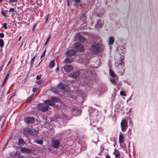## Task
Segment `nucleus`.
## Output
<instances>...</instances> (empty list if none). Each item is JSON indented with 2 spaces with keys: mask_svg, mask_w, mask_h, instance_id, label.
I'll return each instance as SVG.
<instances>
[{
  "mask_svg": "<svg viewBox=\"0 0 158 158\" xmlns=\"http://www.w3.org/2000/svg\"><path fill=\"white\" fill-rule=\"evenodd\" d=\"M3 66H4V65H2L0 67V72H1V71H2V69H3Z\"/></svg>",
  "mask_w": 158,
  "mask_h": 158,
  "instance_id": "43",
  "label": "nucleus"
},
{
  "mask_svg": "<svg viewBox=\"0 0 158 158\" xmlns=\"http://www.w3.org/2000/svg\"><path fill=\"white\" fill-rule=\"evenodd\" d=\"M25 122L27 124H30L34 122L35 119L33 117H27L24 118Z\"/></svg>",
  "mask_w": 158,
  "mask_h": 158,
  "instance_id": "8",
  "label": "nucleus"
},
{
  "mask_svg": "<svg viewBox=\"0 0 158 158\" xmlns=\"http://www.w3.org/2000/svg\"><path fill=\"white\" fill-rule=\"evenodd\" d=\"M17 0H10L9 1L10 2H15L17 1Z\"/></svg>",
  "mask_w": 158,
  "mask_h": 158,
  "instance_id": "41",
  "label": "nucleus"
},
{
  "mask_svg": "<svg viewBox=\"0 0 158 158\" xmlns=\"http://www.w3.org/2000/svg\"><path fill=\"white\" fill-rule=\"evenodd\" d=\"M43 81L42 80H41L38 81H37V84L39 85H40L41 84H42L43 83Z\"/></svg>",
  "mask_w": 158,
  "mask_h": 158,
  "instance_id": "32",
  "label": "nucleus"
},
{
  "mask_svg": "<svg viewBox=\"0 0 158 158\" xmlns=\"http://www.w3.org/2000/svg\"><path fill=\"white\" fill-rule=\"evenodd\" d=\"M76 37L77 38L79 41L81 42H83L85 40V39L83 36L80 34V33L77 34Z\"/></svg>",
  "mask_w": 158,
  "mask_h": 158,
  "instance_id": "13",
  "label": "nucleus"
},
{
  "mask_svg": "<svg viewBox=\"0 0 158 158\" xmlns=\"http://www.w3.org/2000/svg\"><path fill=\"white\" fill-rule=\"evenodd\" d=\"M55 61L54 60H52L50 63L49 64V67L50 68H52L54 66Z\"/></svg>",
  "mask_w": 158,
  "mask_h": 158,
  "instance_id": "25",
  "label": "nucleus"
},
{
  "mask_svg": "<svg viewBox=\"0 0 158 158\" xmlns=\"http://www.w3.org/2000/svg\"><path fill=\"white\" fill-rule=\"evenodd\" d=\"M110 81L113 84H115L116 82L115 80L113 79H110Z\"/></svg>",
  "mask_w": 158,
  "mask_h": 158,
  "instance_id": "37",
  "label": "nucleus"
},
{
  "mask_svg": "<svg viewBox=\"0 0 158 158\" xmlns=\"http://www.w3.org/2000/svg\"><path fill=\"white\" fill-rule=\"evenodd\" d=\"M106 158H111L109 155H107L106 156Z\"/></svg>",
  "mask_w": 158,
  "mask_h": 158,
  "instance_id": "51",
  "label": "nucleus"
},
{
  "mask_svg": "<svg viewBox=\"0 0 158 158\" xmlns=\"http://www.w3.org/2000/svg\"><path fill=\"white\" fill-rule=\"evenodd\" d=\"M3 118V116H1L0 117V122L1 121L2 119V118Z\"/></svg>",
  "mask_w": 158,
  "mask_h": 158,
  "instance_id": "54",
  "label": "nucleus"
},
{
  "mask_svg": "<svg viewBox=\"0 0 158 158\" xmlns=\"http://www.w3.org/2000/svg\"><path fill=\"white\" fill-rule=\"evenodd\" d=\"M114 41V38L113 37L110 36L109 39V43L110 45H112Z\"/></svg>",
  "mask_w": 158,
  "mask_h": 158,
  "instance_id": "20",
  "label": "nucleus"
},
{
  "mask_svg": "<svg viewBox=\"0 0 158 158\" xmlns=\"http://www.w3.org/2000/svg\"><path fill=\"white\" fill-rule=\"evenodd\" d=\"M38 131L35 129H31L30 128H27L23 131L24 134L27 136L30 135H37L38 133Z\"/></svg>",
  "mask_w": 158,
  "mask_h": 158,
  "instance_id": "1",
  "label": "nucleus"
},
{
  "mask_svg": "<svg viewBox=\"0 0 158 158\" xmlns=\"http://www.w3.org/2000/svg\"><path fill=\"white\" fill-rule=\"evenodd\" d=\"M3 27L5 29H6L7 28V24L6 23H4L3 25Z\"/></svg>",
  "mask_w": 158,
  "mask_h": 158,
  "instance_id": "38",
  "label": "nucleus"
},
{
  "mask_svg": "<svg viewBox=\"0 0 158 158\" xmlns=\"http://www.w3.org/2000/svg\"><path fill=\"white\" fill-rule=\"evenodd\" d=\"M34 141L36 143L40 145L42 144L43 143V141L41 140L35 139Z\"/></svg>",
  "mask_w": 158,
  "mask_h": 158,
  "instance_id": "26",
  "label": "nucleus"
},
{
  "mask_svg": "<svg viewBox=\"0 0 158 158\" xmlns=\"http://www.w3.org/2000/svg\"><path fill=\"white\" fill-rule=\"evenodd\" d=\"M21 151L23 153H30L31 152V150L26 148H22L21 149Z\"/></svg>",
  "mask_w": 158,
  "mask_h": 158,
  "instance_id": "19",
  "label": "nucleus"
},
{
  "mask_svg": "<svg viewBox=\"0 0 158 158\" xmlns=\"http://www.w3.org/2000/svg\"><path fill=\"white\" fill-rule=\"evenodd\" d=\"M72 112L73 114L76 116L80 115L81 114L80 110L77 107H74L73 108Z\"/></svg>",
  "mask_w": 158,
  "mask_h": 158,
  "instance_id": "6",
  "label": "nucleus"
},
{
  "mask_svg": "<svg viewBox=\"0 0 158 158\" xmlns=\"http://www.w3.org/2000/svg\"><path fill=\"white\" fill-rule=\"evenodd\" d=\"M44 103L46 105H50V106H53L54 104L53 103V102L52 101H51L50 100H45L44 101Z\"/></svg>",
  "mask_w": 158,
  "mask_h": 158,
  "instance_id": "18",
  "label": "nucleus"
},
{
  "mask_svg": "<svg viewBox=\"0 0 158 158\" xmlns=\"http://www.w3.org/2000/svg\"><path fill=\"white\" fill-rule=\"evenodd\" d=\"M100 48L98 45H95L92 46L90 48V51L93 54L90 56V57H93L94 54L99 52Z\"/></svg>",
  "mask_w": 158,
  "mask_h": 158,
  "instance_id": "2",
  "label": "nucleus"
},
{
  "mask_svg": "<svg viewBox=\"0 0 158 158\" xmlns=\"http://www.w3.org/2000/svg\"><path fill=\"white\" fill-rule=\"evenodd\" d=\"M104 23V21L101 19L99 20L96 24V26L101 27Z\"/></svg>",
  "mask_w": 158,
  "mask_h": 158,
  "instance_id": "16",
  "label": "nucleus"
},
{
  "mask_svg": "<svg viewBox=\"0 0 158 158\" xmlns=\"http://www.w3.org/2000/svg\"><path fill=\"white\" fill-rule=\"evenodd\" d=\"M10 61L9 62V63H8V64H7V65H8L9 64V63H10Z\"/></svg>",
  "mask_w": 158,
  "mask_h": 158,
  "instance_id": "56",
  "label": "nucleus"
},
{
  "mask_svg": "<svg viewBox=\"0 0 158 158\" xmlns=\"http://www.w3.org/2000/svg\"><path fill=\"white\" fill-rule=\"evenodd\" d=\"M36 26V25H34L32 27V30H34V29H35Z\"/></svg>",
  "mask_w": 158,
  "mask_h": 158,
  "instance_id": "49",
  "label": "nucleus"
},
{
  "mask_svg": "<svg viewBox=\"0 0 158 158\" xmlns=\"http://www.w3.org/2000/svg\"><path fill=\"white\" fill-rule=\"evenodd\" d=\"M51 38V35L49 36L47 38V40L45 42V45H46L48 43L50 39Z\"/></svg>",
  "mask_w": 158,
  "mask_h": 158,
  "instance_id": "35",
  "label": "nucleus"
},
{
  "mask_svg": "<svg viewBox=\"0 0 158 158\" xmlns=\"http://www.w3.org/2000/svg\"><path fill=\"white\" fill-rule=\"evenodd\" d=\"M9 12H15V9L14 8H11L10 9L9 11Z\"/></svg>",
  "mask_w": 158,
  "mask_h": 158,
  "instance_id": "33",
  "label": "nucleus"
},
{
  "mask_svg": "<svg viewBox=\"0 0 158 158\" xmlns=\"http://www.w3.org/2000/svg\"><path fill=\"white\" fill-rule=\"evenodd\" d=\"M51 100L54 103L55 102H57L59 101V99L56 97H52Z\"/></svg>",
  "mask_w": 158,
  "mask_h": 158,
  "instance_id": "24",
  "label": "nucleus"
},
{
  "mask_svg": "<svg viewBox=\"0 0 158 158\" xmlns=\"http://www.w3.org/2000/svg\"><path fill=\"white\" fill-rule=\"evenodd\" d=\"M76 53V52L73 50H69L65 52V54L67 56H74Z\"/></svg>",
  "mask_w": 158,
  "mask_h": 158,
  "instance_id": "11",
  "label": "nucleus"
},
{
  "mask_svg": "<svg viewBox=\"0 0 158 158\" xmlns=\"http://www.w3.org/2000/svg\"><path fill=\"white\" fill-rule=\"evenodd\" d=\"M81 17L83 18L84 19H86V17L84 15H82Z\"/></svg>",
  "mask_w": 158,
  "mask_h": 158,
  "instance_id": "45",
  "label": "nucleus"
},
{
  "mask_svg": "<svg viewBox=\"0 0 158 158\" xmlns=\"http://www.w3.org/2000/svg\"><path fill=\"white\" fill-rule=\"evenodd\" d=\"M59 67H57L56 69V71L57 72V71H59Z\"/></svg>",
  "mask_w": 158,
  "mask_h": 158,
  "instance_id": "50",
  "label": "nucleus"
},
{
  "mask_svg": "<svg viewBox=\"0 0 158 158\" xmlns=\"http://www.w3.org/2000/svg\"><path fill=\"white\" fill-rule=\"evenodd\" d=\"M35 57V56H34L32 58V59L31 60V65L33 64V63L34 62Z\"/></svg>",
  "mask_w": 158,
  "mask_h": 158,
  "instance_id": "31",
  "label": "nucleus"
},
{
  "mask_svg": "<svg viewBox=\"0 0 158 158\" xmlns=\"http://www.w3.org/2000/svg\"><path fill=\"white\" fill-rule=\"evenodd\" d=\"M79 72L76 71L70 74L69 75V77L73 78H76L79 77Z\"/></svg>",
  "mask_w": 158,
  "mask_h": 158,
  "instance_id": "14",
  "label": "nucleus"
},
{
  "mask_svg": "<svg viewBox=\"0 0 158 158\" xmlns=\"http://www.w3.org/2000/svg\"><path fill=\"white\" fill-rule=\"evenodd\" d=\"M9 73H8L5 76V78L4 79V81H7L8 78V77H9Z\"/></svg>",
  "mask_w": 158,
  "mask_h": 158,
  "instance_id": "30",
  "label": "nucleus"
},
{
  "mask_svg": "<svg viewBox=\"0 0 158 158\" xmlns=\"http://www.w3.org/2000/svg\"><path fill=\"white\" fill-rule=\"evenodd\" d=\"M7 12V10H5L4 11H3L2 10L1 12L4 16L5 18H7L8 16L6 15V13Z\"/></svg>",
  "mask_w": 158,
  "mask_h": 158,
  "instance_id": "27",
  "label": "nucleus"
},
{
  "mask_svg": "<svg viewBox=\"0 0 158 158\" xmlns=\"http://www.w3.org/2000/svg\"><path fill=\"white\" fill-rule=\"evenodd\" d=\"M6 118H4V119H3V124L2 126H2L4 125V124L6 122Z\"/></svg>",
  "mask_w": 158,
  "mask_h": 158,
  "instance_id": "44",
  "label": "nucleus"
},
{
  "mask_svg": "<svg viewBox=\"0 0 158 158\" xmlns=\"http://www.w3.org/2000/svg\"><path fill=\"white\" fill-rule=\"evenodd\" d=\"M46 50H45L44 51V53H43L42 55H41V60H43L42 58L43 57H44L45 55V52H46Z\"/></svg>",
  "mask_w": 158,
  "mask_h": 158,
  "instance_id": "34",
  "label": "nucleus"
},
{
  "mask_svg": "<svg viewBox=\"0 0 158 158\" xmlns=\"http://www.w3.org/2000/svg\"><path fill=\"white\" fill-rule=\"evenodd\" d=\"M73 67L70 65L66 64L64 67V69L65 72L69 73L73 70Z\"/></svg>",
  "mask_w": 158,
  "mask_h": 158,
  "instance_id": "9",
  "label": "nucleus"
},
{
  "mask_svg": "<svg viewBox=\"0 0 158 158\" xmlns=\"http://www.w3.org/2000/svg\"><path fill=\"white\" fill-rule=\"evenodd\" d=\"M127 127V123L126 120H123L121 123V127L122 131L123 132L125 131Z\"/></svg>",
  "mask_w": 158,
  "mask_h": 158,
  "instance_id": "5",
  "label": "nucleus"
},
{
  "mask_svg": "<svg viewBox=\"0 0 158 158\" xmlns=\"http://www.w3.org/2000/svg\"><path fill=\"white\" fill-rule=\"evenodd\" d=\"M38 109L43 112H45L47 110L50 109V107L44 104H40L38 105Z\"/></svg>",
  "mask_w": 158,
  "mask_h": 158,
  "instance_id": "4",
  "label": "nucleus"
},
{
  "mask_svg": "<svg viewBox=\"0 0 158 158\" xmlns=\"http://www.w3.org/2000/svg\"><path fill=\"white\" fill-rule=\"evenodd\" d=\"M25 144V143L23 139H20L19 140V144L20 146H23Z\"/></svg>",
  "mask_w": 158,
  "mask_h": 158,
  "instance_id": "23",
  "label": "nucleus"
},
{
  "mask_svg": "<svg viewBox=\"0 0 158 158\" xmlns=\"http://www.w3.org/2000/svg\"><path fill=\"white\" fill-rule=\"evenodd\" d=\"M6 82V81H4L3 82L2 84V87L5 84Z\"/></svg>",
  "mask_w": 158,
  "mask_h": 158,
  "instance_id": "46",
  "label": "nucleus"
},
{
  "mask_svg": "<svg viewBox=\"0 0 158 158\" xmlns=\"http://www.w3.org/2000/svg\"><path fill=\"white\" fill-rule=\"evenodd\" d=\"M42 76L41 75H38L37 77H36V79H37V80H40L41 79V77Z\"/></svg>",
  "mask_w": 158,
  "mask_h": 158,
  "instance_id": "39",
  "label": "nucleus"
},
{
  "mask_svg": "<svg viewBox=\"0 0 158 158\" xmlns=\"http://www.w3.org/2000/svg\"><path fill=\"white\" fill-rule=\"evenodd\" d=\"M109 72L110 75L113 77H115V75L114 73L111 70H109Z\"/></svg>",
  "mask_w": 158,
  "mask_h": 158,
  "instance_id": "29",
  "label": "nucleus"
},
{
  "mask_svg": "<svg viewBox=\"0 0 158 158\" xmlns=\"http://www.w3.org/2000/svg\"><path fill=\"white\" fill-rule=\"evenodd\" d=\"M4 42L3 40L2 39H0V46L2 48L4 46Z\"/></svg>",
  "mask_w": 158,
  "mask_h": 158,
  "instance_id": "28",
  "label": "nucleus"
},
{
  "mask_svg": "<svg viewBox=\"0 0 158 158\" xmlns=\"http://www.w3.org/2000/svg\"><path fill=\"white\" fill-rule=\"evenodd\" d=\"M73 61V59L72 58H67L64 60V62L66 63H70Z\"/></svg>",
  "mask_w": 158,
  "mask_h": 158,
  "instance_id": "22",
  "label": "nucleus"
},
{
  "mask_svg": "<svg viewBox=\"0 0 158 158\" xmlns=\"http://www.w3.org/2000/svg\"><path fill=\"white\" fill-rule=\"evenodd\" d=\"M21 38H22V36H20L19 38V39L18 40L19 41H20V40L21 39Z\"/></svg>",
  "mask_w": 158,
  "mask_h": 158,
  "instance_id": "52",
  "label": "nucleus"
},
{
  "mask_svg": "<svg viewBox=\"0 0 158 158\" xmlns=\"http://www.w3.org/2000/svg\"><path fill=\"white\" fill-rule=\"evenodd\" d=\"M2 0H0V2H2Z\"/></svg>",
  "mask_w": 158,
  "mask_h": 158,
  "instance_id": "57",
  "label": "nucleus"
},
{
  "mask_svg": "<svg viewBox=\"0 0 158 158\" xmlns=\"http://www.w3.org/2000/svg\"><path fill=\"white\" fill-rule=\"evenodd\" d=\"M52 146L54 148H57L60 145V142L58 139H54L52 140Z\"/></svg>",
  "mask_w": 158,
  "mask_h": 158,
  "instance_id": "7",
  "label": "nucleus"
},
{
  "mask_svg": "<svg viewBox=\"0 0 158 158\" xmlns=\"http://www.w3.org/2000/svg\"><path fill=\"white\" fill-rule=\"evenodd\" d=\"M3 118V116H1L0 117V122L1 121L2 119V118Z\"/></svg>",
  "mask_w": 158,
  "mask_h": 158,
  "instance_id": "53",
  "label": "nucleus"
},
{
  "mask_svg": "<svg viewBox=\"0 0 158 158\" xmlns=\"http://www.w3.org/2000/svg\"><path fill=\"white\" fill-rule=\"evenodd\" d=\"M120 94L121 96H126V95L124 92L121 91L120 92Z\"/></svg>",
  "mask_w": 158,
  "mask_h": 158,
  "instance_id": "36",
  "label": "nucleus"
},
{
  "mask_svg": "<svg viewBox=\"0 0 158 158\" xmlns=\"http://www.w3.org/2000/svg\"><path fill=\"white\" fill-rule=\"evenodd\" d=\"M58 87L60 89L64 91H69L68 90V87L66 85L62 83H60L58 85Z\"/></svg>",
  "mask_w": 158,
  "mask_h": 158,
  "instance_id": "10",
  "label": "nucleus"
},
{
  "mask_svg": "<svg viewBox=\"0 0 158 158\" xmlns=\"http://www.w3.org/2000/svg\"><path fill=\"white\" fill-rule=\"evenodd\" d=\"M37 90V89L35 88H33L32 89V90L34 92H35Z\"/></svg>",
  "mask_w": 158,
  "mask_h": 158,
  "instance_id": "42",
  "label": "nucleus"
},
{
  "mask_svg": "<svg viewBox=\"0 0 158 158\" xmlns=\"http://www.w3.org/2000/svg\"><path fill=\"white\" fill-rule=\"evenodd\" d=\"M33 94H32V95H31L29 97V99H31L33 97Z\"/></svg>",
  "mask_w": 158,
  "mask_h": 158,
  "instance_id": "47",
  "label": "nucleus"
},
{
  "mask_svg": "<svg viewBox=\"0 0 158 158\" xmlns=\"http://www.w3.org/2000/svg\"><path fill=\"white\" fill-rule=\"evenodd\" d=\"M4 34L3 33H0V38H3L4 37Z\"/></svg>",
  "mask_w": 158,
  "mask_h": 158,
  "instance_id": "40",
  "label": "nucleus"
},
{
  "mask_svg": "<svg viewBox=\"0 0 158 158\" xmlns=\"http://www.w3.org/2000/svg\"><path fill=\"white\" fill-rule=\"evenodd\" d=\"M113 154L115 155V158H120V153L118 150L115 149L114 152H113Z\"/></svg>",
  "mask_w": 158,
  "mask_h": 158,
  "instance_id": "15",
  "label": "nucleus"
},
{
  "mask_svg": "<svg viewBox=\"0 0 158 158\" xmlns=\"http://www.w3.org/2000/svg\"><path fill=\"white\" fill-rule=\"evenodd\" d=\"M12 156L15 158H22V157L20 155L19 153L17 151L15 153H12Z\"/></svg>",
  "mask_w": 158,
  "mask_h": 158,
  "instance_id": "17",
  "label": "nucleus"
},
{
  "mask_svg": "<svg viewBox=\"0 0 158 158\" xmlns=\"http://www.w3.org/2000/svg\"><path fill=\"white\" fill-rule=\"evenodd\" d=\"M70 1V0H67V4L68 6H69L70 5V3H69V2Z\"/></svg>",
  "mask_w": 158,
  "mask_h": 158,
  "instance_id": "48",
  "label": "nucleus"
},
{
  "mask_svg": "<svg viewBox=\"0 0 158 158\" xmlns=\"http://www.w3.org/2000/svg\"><path fill=\"white\" fill-rule=\"evenodd\" d=\"M124 136L123 133L120 132L119 137V142L120 143H123L124 141Z\"/></svg>",
  "mask_w": 158,
  "mask_h": 158,
  "instance_id": "12",
  "label": "nucleus"
},
{
  "mask_svg": "<svg viewBox=\"0 0 158 158\" xmlns=\"http://www.w3.org/2000/svg\"><path fill=\"white\" fill-rule=\"evenodd\" d=\"M48 17H47V18L46 19V22L48 20Z\"/></svg>",
  "mask_w": 158,
  "mask_h": 158,
  "instance_id": "55",
  "label": "nucleus"
},
{
  "mask_svg": "<svg viewBox=\"0 0 158 158\" xmlns=\"http://www.w3.org/2000/svg\"><path fill=\"white\" fill-rule=\"evenodd\" d=\"M81 0H74V4L77 7H79L81 6V4L79 3Z\"/></svg>",
  "mask_w": 158,
  "mask_h": 158,
  "instance_id": "21",
  "label": "nucleus"
},
{
  "mask_svg": "<svg viewBox=\"0 0 158 158\" xmlns=\"http://www.w3.org/2000/svg\"><path fill=\"white\" fill-rule=\"evenodd\" d=\"M74 48L78 52H83L85 50L84 46L80 43H76L74 46Z\"/></svg>",
  "mask_w": 158,
  "mask_h": 158,
  "instance_id": "3",
  "label": "nucleus"
}]
</instances>
